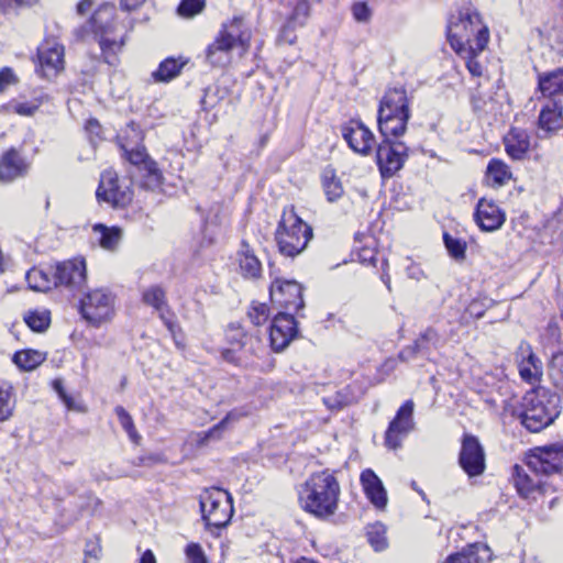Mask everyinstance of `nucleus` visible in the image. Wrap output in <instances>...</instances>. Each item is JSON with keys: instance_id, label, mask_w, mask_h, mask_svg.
<instances>
[{"instance_id": "obj_33", "label": "nucleus", "mask_w": 563, "mask_h": 563, "mask_svg": "<svg viewBox=\"0 0 563 563\" xmlns=\"http://www.w3.org/2000/svg\"><path fill=\"white\" fill-rule=\"evenodd\" d=\"M512 177L509 166L498 158H492L486 168L487 183L493 187L506 185Z\"/></svg>"}, {"instance_id": "obj_38", "label": "nucleus", "mask_w": 563, "mask_h": 563, "mask_svg": "<svg viewBox=\"0 0 563 563\" xmlns=\"http://www.w3.org/2000/svg\"><path fill=\"white\" fill-rule=\"evenodd\" d=\"M93 231L101 234L99 241L101 247L109 251L117 249L122 238V231L118 227L108 228L102 223H97L93 225Z\"/></svg>"}, {"instance_id": "obj_15", "label": "nucleus", "mask_w": 563, "mask_h": 563, "mask_svg": "<svg viewBox=\"0 0 563 563\" xmlns=\"http://www.w3.org/2000/svg\"><path fill=\"white\" fill-rule=\"evenodd\" d=\"M55 287L69 291L80 290L86 284V263L84 260L65 261L53 266Z\"/></svg>"}, {"instance_id": "obj_7", "label": "nucleus", "mask_w": 563, "mask_h": 563, "mask_svg": "<svg viewBox=\"0 0 563 563\" xmlns=\"http://www.w3.org/2000/svg\"><path fill=\"white\" fill-rule=\"evenodd\" d=\"M200 510L208 528H224L233 514L230 495L222 489L205 490L200 495Z\"/></svg>"}, {"instance_id": "obj_53", "label": "nucleus", "mask_w": 563, "mask_h": 563, "mask_svg": "<svg viewBox=\"0 0 563 563\" xmlns=\"http://www.w3.org/2000/svg\"><path fill=\"white\" fill-rule=\"evenodd\" d=\"M298 26L294 23H290L288 20H286L285 24L282 26L279 35H278V42L285 43V44H294L297 40L296 36V29Z\"/></svg>"}, {"instance_id": "obj_24", "label": "nucleus", "mask_w": 563, "mask_h": 563, "mask_svg": "<svg viewBox=\"0 0 563 563\" xmlns=\"http://www.w3.org/2000/svg\"><path fill=\"white\" fill-rule=\"evenodd\" d=\"M219 33L243 52L249 49L252 34L242 16H234L229 22L223 23Z\"/></svg>"}, {"instance_id": "obj_39", "label": "nucleus", "mask_w": 563, "mask_h": 563, "mask_svg": "<svg viewBox=\"0 0 563 563\" xmlns=\"http://www.w3.org/2000/svg\"><path fill=\"white\" fill-rule=\"evenodd\" d=\"M484 51L485 49H475V45H467V47L454 52L465 60L466 68L472 76L481 77L484 67L477 60V56Z\"/></svg>"}, {"instance_id": "obj_44", "label": "nucleus", "mask_w": 563, "mask_h": 563, "mask_svg": "<svg viewBox=\"0 0 563 563\" xmlns=\"http://www.w3.org/2000/svg\"><path fill=\"white\" fill-rule=\"evenodd\" d=\"M443 242L451 257L455 261H462L465 258L466 243L464 241L453 238L448 232H444Z\"/></svg>"}, {"instance_id": "obj_43", "label": "nucleus", "mask_w": 563, "mask_h": 563, "mask_svg": "<svg viewBox=\"0 0 563 563\" xmlns=\"http://www.w3.org/2000/svg\"><path fill=\"white\" fill-rule=\"evenodd\" d=\"M354 400L355 398L351 394V388L349 386L340 389L333 396L323 398L324 405L331 410H340L353 404Z\"/></svg>"}, {"instance_id": "obj_58", "label": "nucleus", "mask_w": 563, "mask_h": 563, "mask_svg": "<svg viewBox=\"0 0 563 563\" xmlns=\"http://www.w3.org/2000/svg\"><path fill=\"white\" fill-rule=\"evenodd\" d=\"M417 356H422V350L416 340L411 345L404 347L398 354L399 360L402 362L412 361Z\"/></svg>"}, {"instance_id": "obj_47", "label": "nucleus", "mask_w": 563, "mask_h": 563, "mask_svg": "<svg viewBox=\"0 0 563 563\" xmlns=\"http://www.w3.org/2000/svg\"><path fill=\"white\" fill-rule=\"evenodd\" d=\"M13 408L14 402L11 397V387L0 385V422L10 419Z\"/></svg>"}, {"instance_id": "obj_41", "label": "nucleus", "mask_w": 563, "mask_h": 563, "mask_svg": "<svg viewBox=\"0 0 563 563\" xmlns=\"http://www.w3.org/2000/svg\"><path fill=\"white\" fill-rule=\"evenodd\" d=\"M322 184L329 201L333 202L342 196L343 187L340 179L336 178L333 169H325L323 172Z\"/></svg>"}, {"instance_id": "obj_14", "label": "nucleus", "mask_w": 563, "mask_h": 563, "mask_svg": "<svg viewBox=\"0 0 563 563\" xmlns=\"http://www.w3.org/2000/svg\"><path fill=\"white\" fill-rule=\"evenodd\" d=\"M271 300L288 311L303 308L302 286L296 280L275 279L269 288Z\"/></svg>"}, {"instance_id": "obj_59", "label": "nucleus", "mask_w": 563, "mask_h": 563, "mask_svg": "<svg viewBox=\"0 0 563 563\" xmlns=\"http://www.w3.org/2000/svg\"><path fill=\"white\" fill-rule=\"evenodd\" d=\"M53 388L65 404L67 409H75L74 399L66 393L63 382L60 379L53 380Z\"/></svg>"}, {"instance_id": "obj_45", "label": "nucleus", "mask_w": 563, "mask_h": 563, "mask_svg": "<svg viewBox=\"0 0 563 563\" xmlns=\"http://www.w3.org/2000/svg\"><path fill=\"white\" fill-rule=\"evenodd\" d=\"M549 377L556 387L563 388V352L552 355L549 363Z\"/></svg>"}, {"instance_id": "obj_29", "label": "nucleus", "mask_w": 563, "mask_h": 563, "mask_svg": "<svg viewBox=\"0 0 563 563\" xmlns=\"http://www.w3.org/2000/svg\"><path fill=\"white\" fill-rule=\"evenodd\" d=\"M538 86L543 96L563 95V67L540 74Z\"/></svg>"}, {"instance_id": "obj_49", "label": "nucleus", "mask_w": 563, "mask_h": 563, "mask_svg": "<svg viewBox=\"0 0 563 563\" xmlns=\"http://www.w3.org/2000/svg\"><path fill=\"white\" fill-rule=\"evenodd\" d=\"M115 413L118 416V419L122 426V428L128 432L130 439L137 443L140 435L137 434L134 423L132 420V417L128 413V411L123 407H117Z\"/></svg>"}, {"instance_id": "obj_1", "label": "nucleus", "mask_w": 563, "mask_h": 563, "mask_svg": "<svg viewBox=\"0 0 563 563\" xmlns=\"http://www.w3.org/2000/svg\"><path fill=\"white\" fill-rule=\"evenodd\" d=\"M341 487L334 472L329 468L312 473L301 485V508L319 519L333 516L339 507Z\"/></svg>"}, {"instance_id": "obj_30", "label": "nucleus", "mask_w": 563, "mask_h": 563, "mask_svg": "<svg viewBox=\"0 0 563 563\" xmlns=\"http://www.w3.org/2000/svg\"><path fill=\"white\" fill-rule=\"evenodd\" d=\"M25 279L29 287L36 291H47L55 287L53 266L47 269L33 267L27 271Z\"/></svg>"}, {"instance_id": "obj_57", "label": "nucleus", "mask_w": 563, "mask_h": 563, "mask_svg": "<svg viewBox=\"0 0 563 563\" xmlns=\"http://www.w3.org/2000/svg\"><path fill=\"white\" fill-rule=\"evenodd\" d=\"M18 77L14 74L13 69L10 67H3L0 69V93L7 90V88L11 85H15L18 82Z\"/></svg>"}, {"instance_id": "obj_28", "label": "nucleus", "mask_w": 563, "mask_h": 563, "mask_svg": "<svg viewBox=\"0 0 563 563\" xmlns=\"http://www.w3.org/2000/svg\"><path fill=\"white\" fill-rule=\"evenodd\" d=\"M240 268L245 277L256 278L261 276L262 265L254 251L246 241H242L238 252Z\"/></svg>"}, {"instance_id": "obj_27", "label": "nucleus", "mask_w": 563, "mask_h": 563, "mask_svg": "<svg viewBox=\"0 0 563 563\" xmlns=\"http://www.w3.org/2000/svg\"><path fill=\"white\" fill-rule=\"evenodd\" d=\"M562 126V104L556 100H550L540 111L539 128L545 132H554Z\"/></svg>"}, {"instance_id": "obj_56", "label": "nucleus", "mask_w": 563, "mask_h": 563, "mask_svg": "<svg viewBox=\"0 0 563 563\" xmlns=\"http://www.w3.org/2000/svg\"><path fill=\"white\" fill-rule=\"evenodd\" d=\"M249 411L245 408H234L230 410L225 417L221 420V423L225 427V429H230L232 424L240 421L242 418L246 417Z\"/></svg>"}, {"instance_id": "obj_61", "label": "nucleus", "mask_w": 563, "mask_h": 563, "mask_svg": "<svg viewBox=\"0 0 563 563\" xmlns=\"http://www.w3.org/2000/svg\"><path fill=\"white\" fill-rule=\"evenodd\" d=\"M186 553L188 556L192 559H203L201 547L197 543H191L187 545Z\"/></svg>"}, {"instance_id": "obj_22", "label": "nucleus", "mask_w": 563, "mask_h": 563, "mask_svg": "<svg viewBox=\"0 0 563 563\" xmlns=\"http://www.w3.org/2000/svg\"><path fill=\"white\" fill-rule=\"evenodd\" d=\"M29 165L20 153L11 148L0 157V183H11L27 173Z\"/></svg>"}, {"instance_id": "obj_36", "label": "nucleus", "mask_w": 563, "mask_h": 563, "mask_svg": "<svg viewBox=\"0 0 563 563\" xmlns=\"http://www.w3.org/2000/svg\"><path fill=\"white\" fill-rule=\"evenodd\" d=\"M23 320L32 331L43 333L51 325V311L48 309L29 310L24 313Z\"/></svg>"}, {"instance_id": "obj_51", "label": "nucleus", "mask_w": 563, "mask_h": 563, "mask_svg": "<svg viewBox=\"0 0 563 563\" xmlns=\"http://www.w3.org/2000/svg\"><path fill=\"white\" fill-rule=\"evenodd\" d=\"M47 99V96H41L36 98L34 102H18L12 104L11 107L15 113L20 115L30 117L33 115L35 111L38 109L40 104Z\"/></svg>"}, {"instance_id": "obj_20", "label": "nucleus", "mask_w": 563, "mask_h": 563, "mask_svg": "<svg viewBox=\"0 0 563 563\" xmlns=\"http://www.w3.org/2000/svg\"><path fill=\"white\" fill-rule=\"evenodd\" d=\"M474 219L481 230L492 232L505 222V212L494 201L482 198L478 200Z\"/></svg>"}, {"instance_id": "obj_17", "label": "nucleus", "mask_w": 563, "mask_h": 563, "mask_svg": "<svg viewBox=\"0 0 563 563\" xmlns=\"http://www.w3.org/2000/svg\"><path fill=\"white\" fill-rule=\"evenodd\" d=\"M37 59L36 71L51 79L64 68V46L56 42H45L37 48Z\"/></svg>"}, {"instance_id": "obj_54", "label": "nucleus", "mask_w": 563, "mask_h": 563, "mask_svg": "<svg viewBox=\"0 0 563 563\" xmlns=\"http://www.w3.org/2000/svg\"><path fill=\"white\" fill-rule=\"evenodd\" d=\"M225 431V427L221 423V421H219L212 428L200 434V443L205 444L209 441L220 440Z\"/></svg>"}, {"instance_id": "obj_52", "label": "nucleus", "mask_w": 563, "mask_h": 563, "mask_svg": "<svg viewBox=\"0 0 563 563\" xmlns=\"http://www.w3.org/2000/svg\"><path fill=\"white\" fill-rule=\"evenodd\" d=\"M269 309L265 303L253 305L249 311V318L255 325H261L268 319Z\"/></svg>"}, {"instance_id": "obj_50", "label": "nucleus", "mask_w": 563, "mask_h": 563, "mask_svg": "<svg viewBox=\"0 0 563 563\" xmlns=\"http://www.w3.org/2000/svg\"><path fill=\"white\" fill-rule=\"evenodd\" d=\"M352 15L358 23H368L373 11L365 1H356L351 7Z\"/></svg>"}, {"instance_id": "obj_26", "label": "nucleus", "mask_w": 563, "mask_h": 563, "mask_svg": "<svg viewBox=\"0 0 563 563\" xmlns=\"http://www.w3.org/2000/svg\"><path fill=\"white\" fill-rule=\"evenodd\" d=\"M539 476L534 473L529 474L518 465L515 466L514 483L522 498H534L536 493L544 490V483Z\"/></svg>"}, {"instance_id": "obj_9", "label": "nucleus", "mask_w": 563, "mask_h": 563, "mask_svg": "<svg viewBox=\"0 0 563 563\" xmlns=\"http://www.w3.org/2000/svg\"><path fill=\"white\" fill-rule=\"evenodd\" d=\"M526 466L530 473L550 476L563 471V444L537 446L530 451Z\"/></svg>"}, {"instance_id": "obj_2", "label": "nucleus", "mask_w": 563, "mask_h": 563, "mask_svg": "<svg viewBox=\"0 0 563 563\" xmlns=\"http://www.w3.org/2000/svg\"><path fill=\"white\" fill-rule=\"evenodd\" d=\"M115 7L111 3L100 5L89 21L74 30L78 41H85L90 35L99 43L102 60L114 66L118 64V54L124 46V36L115 35Z\"/></svg>"}, {"instance_id": "obj_8", "label": "nucleus", "mask_w": 563, "mask_h": 563, "mask_svg": "<svg viewBox=\"0 0 563 563\" xmlns=\"http://www.w3.org/2000/svg\"><path fill=\"white\" fill-rule=\"evenodd\" d=\"M114 296L104 288L93 289L80 300L82 318L93 327H99L113 316Z\"/></svg>"}, {"instance_id": "obj_35", "label": "nucleus", "mask_w": 563, "mask_h": 563, "mask_svg": "<svg viewBox=\"0 0 563 563\" xmlns=\"http://www.w3.org/2000/svg\"><path fill=\"white\" fill-rule=\"evenodd\" d=\"M479 552L489 553V548L483 543L470 544L462 552L451 554L444 563H481L483 558L479 556Z\"/></svg>"}, {"instance_id": "obj_64", "label": "nucleus", "mask_w": 563, "mask_h": 563, "mask_svg": "<svg viewBox=\"0 0 563 563\" xmlns=\"http://www.w3.org/2000/svg\"><path fill=\"white\" fill-rule=\"evenodd\" d=\"M139 563H156V559L151 550H146L142 554Z\"/></svg>"}, {"instance_id": "obj_5", "label": "nucleus", "mask_w": 563, "mask_h": 563, "mask_svg": "<svg viewBox=\"0 0 563 563\" xmlns=\"http://www.w3.org/2000/svg\"><path fill=\"white\" fill-rule=\"evenodd\" d=\"M410 115L406 89L402 87L388 89L380 100L377 115L382 136L387 140L404 135Z\"/></svg>"}, {"instance_id": "obj_3", "label": "nucleus", "mask_w": 563, "mask_h": 563, "mask_svg": "<svg viewBox=\"0 0 563 563\" xmlns=\"http://www.w3.org/2000/svg\"><path fill=\"white\" fill-rule=\"evenodd\" d=\"M512 413L528 431L540 432L560 416L561 398L549 388L537 386L523 395L520 407Z\"/></svg>"}, {"instance_id": "obj_10", "label": "nucleus", "mask_w": 563, "mask_h": 563, "mask_svg": "<svg viewBox=\"0 0 563 563\" xmlns=\"http://www.w3.org/2000/svg\"><path fill=\"white\" fill-rule=\"evenodd\" d=\"M96 196L98 200L106 201L114 208H124L131 203L133 190L130 181H120L113 170H104Z\"/></svg>"}, {"instance_id": "obj_18", "label": "nucleus", "mask_w": 563, "mask_h": 563, "mask_svg": "<svg viewBox=\"0 0 563 563\" xmlns=\"http://www.w3.org/2000/svg\"><path fill=\"white\" fill-rule=\"evenodd\" d=\"M515 361L522 380L534 384L542 376V362L527 341H521L515 352Z\"/></svg>"}, {"instance_id": "obj_60", "label": "nucleus", "mask_w": 563, "mask_h": 563, "mask_svg": "<svg viewBox=\"0 0 563 563\" xmlns=\"http://www.w3.org/2000/svg\"><path fill=\"white\" fill-rule=\"evenodd\" d=\"M36 1L37 0H0V9L3 12H7L14 5H31L34 4Z\"/></svg>"}, {"instance_id": "obj_62", "label": "nucleus", "mask_w": 563, "mask_h": 563, "mask_svg": "<svg viewBox=\"0 0 563 563\" xmlns=\"http://www.w3.org/2000/svg\"><path fill=\"white\" fill-rule=\"evenodd\" d=\"M145 0H121V8L125 11H132L143 4Z\"/></svg>"}, {"instance_id": "obj_40", "label": "nucleus", "mask_w": 563, "mask_h": 563, "mask_svg": "<svg viewBox=\"0 0 563 563\" xmlns=\"http://www.w3.org/2000/svg\"><path fill=\"white\" fill-rule=\"evenodd\" d=\"M183 64L178 63L175 58H166L163 60L158 68L153 73L155 81H169L179 75Z\"/></svg>"}, {"instance_id": "obj_48", "label": "nucleus", "mask_w": 563, "mask_h": 563, "mask_svg": "<svg viewBox=\"0 0 563 563\" xmlns=\"http://www.w3.org/2000/svg\"><path fill=\"white\" fill-rule=\"evenodd\" d=\"M206 7V0H181L177 12L185 18H192L200 13Z\"/></svg>"}, {"instance_id": "obj_63", "label": "nucleus", "mask_w": 563, "mask_h": 563, "mask_svg": "<svg viewBox=\"0 0 563 563\" xmlns=\"http://www.w3.org/2000/svg\"><path fill=\"white\" fill-rule=\"evenodd\" d=\"M91 7H92V1L91 0H81L77 4V12H78V14L84 15L87 12L90 11Z\"/></svg>"}, {"instance_id": "obj_11", "label": "nucleus", "mask_w": 563, "mask_h": 563, "mask_svg": "<svg viewBox=\"0 0 563 563\" xmlns=\"http://www.w3.org/2000/svg\"><path fill=\"white\" fill-rule=\"evenodd\" d=\"M408 157L404 142L383 139L376 150V163L383 178H389L400 170Z\"/></svg>"}, {"instance_id": "obj_4", "label": "nucleus", "mask_w": 563, "mask_h": 563, "mask_svg": "<svg viewBox=\"0 0 563 563\" xmlns=\"http://www.w3.org/2000/svg\"><path fill=\"white\" fill-rule=\"evenodd\" d=\"M446 36L453 51L467 45H475V49H485L489 42V30L478 10L467 3L450 15Z\"/></svg>"}, {"instance_id": "obj_31", "label": "nucleus", "mask_w": 563, "mask_h": 563, "mask_svg": "<svg viewBox=\"0 0 563 563\" xmlns=\"http://www.w3.org/2000/svg\"><path fill=\"white\" fill-rule=\"evenodd\" d=\"M142 302L146 306H151L156 311L161 312V318L165 324L172 330V322L166 320L163 316V310L167 307L166 291L161 285H152L142 291Z\"/></svg>"}, {"instance_id": "obj_37", "label": "nucleus", "mask_w": 563, "mask_h": 563, "mask_svg": "<svg viewBox=\"0 0 563 563\" xmlns=\"http://www.w3.org/2000/svg\"><path fill=\"white\" fill-rule=\"evenodd\" d=\"M416 341L421 346L422 356L427 358H429L432 350H438L445 342L439 332L432 327H429L423 332H421Z\"/></svg>"}, {"instance_id": "obj_19", "label": "nucleus", "mask_w": 563, "mask_h": 563, "mask_svg": "<svg viewBox=\"0 0 563 563\" xmlns=\"http://www.w3.org/2000/svg\"><path fill=\"white\" fill-rule=\"evenodd\" d=\"M342 136L356 153L367 155L374 144V135L360 120H351L342 126Z\"/></svg>"}, {"instance_id": "obj_46", "label": "nucleus", "mask_w": 563, "mask_h": 563, "mask_svg": "<svg viewBox=\"0 0 563 563\" xmlns=\"http://www.w3.org/2000/svg\"><path fill=\"white\" fill-rule=\"evenodd\" d=\"M310 3L308 0H299L292 9V12L287 18L290 23L301 27L303 26L310 15Z\"/></svg>"}, {"instance_id": "obj_42", "label": "nucleus", "mask_w": 563, "mask_h": 563, "mask_svg": "<svg viewBox=\"0 0 563 563\" xmlns=\"http://www.w3.org/2000/svg\"><path fill=\"white\" fill-rule=\"evenodd\" d=\"M369 544L375 551H383L387 548L386 527L380 522L369 525L366 530Z\"/></svg>"}, {"instance_id": "obj_12", "label": "nucleus", "mask_w": 563, "mask_h": 563, "mask_svg": "<svg viewBox=\"0 0 563 563\" xmlns=\"http://www.w3.org/2000/svg\"><path fill=\"white\" fill-rule=\"evenodd\" d=\"M459 465L468 477L481 476L486 470V454L477 437L465 433L461 441Z\"/></svg>"}, {"instance_id": "obj_16", "label": "nucleus", "mask_w": 563, "mask_h": 563, "mask_svg": "<svg viewBox=\"0 0 563 563\" xmlns=\"http://www.w3.org/2000/svg\"><path fill=\"white\" fill-rule=\"evenodd\" d=\"M298 335V324L290 312H278L269 328V340L275 352L284 351Z\"/></svg>"}, {"instance_id": "obj_13", "label": "nucleus", "mask_w": 563, "mask_h": 563, "mask_svg": "<svg viewBox=\"0 0 563 563\" xmlns=\"http://www.w3.org/2000/svg\"><path fill=\"white\" fill-rule=\"evenodd\" d=\"M413 408L412 400L405 401L389 422L385 432V445L388 449L400 448L402 440L415 429Z\"/></svg>"}, {"instance_id": "obj_25", "label": "nucleus", "mask_w": 563, "mask_h": 563, "mask_svg": "<svg viewBox=\"0 0 563 563\" xmlns=\"http://www.w3.org/2000/svg\"><path fill=\"white\" fill-rule=\"evenodd\" d=\"M234 47L227 37L218 33L214 41L206 49V60L213 67H225L231 63Z\"/></svg>"}, {"instance_id": "obj_32", "label": "nucleus", "mask_w": 563, "mask_h": 563, "mask_svg": "<svg viewBox=\"0 0 563 563\" xmlns=\"http://www.w3.org/2000/svg\"><path fill=\"white\" fill-rule=\"evenodd\" d=\"M126 158L133 165H142L146 170L150 179L155 184H159L161 174L156 163L148 157L144 147H137L135 150H125Z\"/></svg>"}, {"instance_id": "obj_23", "label": "nucleus", "mask_w": 563, "mask_h": 563, "mask_svg": "<svg viewBox=\"0 0 563 563\" xmlns=\"http://www.w3.org/2000/svg\"><path fill=\"white\" fill-rule=\"evenodd\" d=\"M504 145L511 159L523 161L530 151V136L523 129L511 128L504 136Z\"/></svg>"}, {"instance_id": "obj_21", "label": "nucleus", "mask_w": 563, "mask_h": 563, "mask_svg": "<svg viewBox=\"0 0 563 563\" xmlns=\"http://www.w3.org/2000/svg\"><path fill=\"white\" fill-rule=\"evenodd\" d=\"M360 482L365 496L377 508L384 509L387 506V492L376 473L366 468L361 473Z\"/></svg>"}, {"instance_id": "obj_34", "label": "nucleus", "mask_w": 563, "mask_h": 563, "mask_svg": "<svg viewBox=\"0 0 563 563\" xmlns=\"http://www.w3.org/2000/svg\"><path fill=\"white\" fill-rule=\"evenodd\" d=\"M46 360V353L33 350L25 349L18 351L13 354L12 361L13 363L25 372H30L35 369Z\"/></svg>"}, {"instance_id": "obj_6", "label": "nucleus", "mask_w": 563, "mask_h": 563, "mask_svg": "<svg viewBox=\"0 0 563 563\" xmlns=\"http://www.w3.org/2000/svg\"><path fill=\"white\" fill-rule=\"evenodd\" d=\"M312 228L290 208L284 210L275 239L279 252L288 257L300 254L312 239Z\"/></svg>"}, {"instance_id": "obj_55", "label": "nucleus", "mask_w": 563, "mask_h": 563, "mask_svg": "<svg viewBox=\"0 0 563 563\" xmlns=\"http://www.w3.org/2000/svg\"><path fill=\"white\" fill-rule=\"evenodd\" d=\"M80 498L84 499V503L79 506V510L81 512L95 515L101 505V500L90 493L81 496Z\"/></svg>"}]
</instances>
